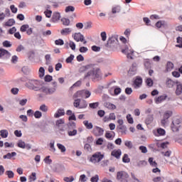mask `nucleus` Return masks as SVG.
I'll list each match as a JSON object with an SVG mask.
<instances>
[{
  "instance_id": "1",
  "label": "nucleus",
  "mask_w": 182,
  "mask_h": 182,
  "mask_svg": "<svg viewBox=\"0 0 182 182\" xmlns=\"http://www.w3.org/2000/svg\"><path fill=\"white\" fill-rule=\"evenodd\" d=\"M53 87H48L38 80H29L26 83V87L29 90L34 92H41L45 95H53L58 89V82L54 81L52 82Z\"/></svg>"
},
{
  "instance_id": "2",
  "label": "nucleus",
  "mask_w": 182,
  "mask_h": 182,
  "mask_svg": "<svg viewBox=\"0 0 182 182\" xmlns=\"http://www.w3.org/2000/svg\"><path fill=\"white\" fill-rule=\"evenodd\" d=\"M88 77L92 80L100 77V68H99L97 65L90 64V70H88V72L84 76L85 79H87Z\"/></svg>"
},
{
  "instance_id": "3",
  "label": "nucleus",
  "mask_w": 182,
  "mask_h": 182,
  "mask_svg": "<svg viewBox=\"0 0 182 182\" xmlns=\"http://www.w3.org/2000/svg\"><path fill=\"white\" fill-rule=\"evenodd\" d=\"M181 127V119L178 117H174L171 124L173 132H178V128Z\"/></svg>"
},
{
  "instance_id": "4",
  "label": "nucleus",
  "mask_w": 182,
  "mask_h": 182,
  "mask_svg": "<svg viewBox=\"0 0 182 182\" xmlns=\"http://www.w3.org/2000/svg\"><path fill=\"white\" fill-rule=\"evenodd\" d=\"M117 178L120 182H129L127 178H129V173H127L126 171H119L117 173Z\"/></svg>"
},
{
  "instance_id": "5",
  "label": "nucleus",
  "mask_w": 182,
  "mask_h": 182,
  "mask_svg": "<svg viewBox=\"0 0 182 182\" xmlns=\"http://www.w3.org/2000/svg\"><path fill=\"white\" fill-rule=\"evenodd\" d=\"M118 42L117 36H112L108 38L105 46H107V48H112V46H115Z\"/></svg>"
},
{
  "instance_id": "6",
  "label": "nucleus",
  "mask_w": 182,
  "mask_h": 182,
  "mask_svg": "<svg viewBox=\"0 0 182 182\" xmlns=\"http://www.w3.org/2000/svg\"><path fill=\"white\" fill-rule=\"evenodd\" d=\"M103 157L104 156L100 153H95L92 156L90 161H91V163H93L94 164H96V163L102 161V160H103Z\"/></svg>"
},
{
  "instance_id": "7",
  "label": "nucleus",
  "mask_w": 182,
  "mask_h": 182,
  "mask_svg": "<svg viewBox=\"0 0 182 182\" xmlns=\"http://www.w3.org/2000/svg\"><path fill=\"white\" fill-rule=\"evenodd\" d=\"M55 126L61 132H65L66 130V124H65L64 119H60L55 121Z\"/></svg>"
},
{
  "instance_id": "8",
  "label": "nucleus",
  "mask_w": 182,
  "mask_h": 182,
  "mask_svg": "<svg viewBox=\"0 0 182 182\" xmlns=\"http://www.w3.org/2000/svg\"><path fill=\"white\" fill-rule=\"evenodd\" d=\"M122 52L127 55L128 59H133V53H134V50L129 49V48L126 46L124 49L122 50Z\"/></svg>"
},
{
  "instance_id": "9",
  "label": "nucleus",
  "mask_w": 182,
  "mask_h": 182,
  "mask_svg": "<svg viewBox=\"0 0 182 182\" xmlns=\"http://www.w3.org/2000/svg\"><path fill=\"white\" fill-rule=\"evenodd\" d=\"M141 85H143V79L140 77H137L134 81L133 87L134 89H139V87H141Z\"/></svg>"
},
{
  "instance_id": "10",
  "label": "nucleus",
  "mask_w": 182,
  "mask_h": 182,
  "mask_svg": "<svg viewBox=\"0 0 182 182\" xmlns=\"http://www.w3.org/2000/svg\"><path fill=\"white\" fill-rule=\"evenodd\" d=\"M103 133H105V130H103V129H102L99 127H95L93 129V134L97 137H99L100 136H103Z\"/></svg>"
},
{
  "instance_id": "11",
  "label": "nucleus",
  "mask_w": 182,
  "mask_h": 182,
  "mask_svg": "<svg viewBox=\"0 0 182 182\" xmlns=\"http://www.w3.org/2000/svg\"><path fill=\"white\" fill-rule=\"evenodd\" d=\"M1 58L8 59V58H11V53L4 48H0V58Z\"/></svg>"
},
{
  "instance_id": "12",
  "label": "nucleus",
  "mask_w": 182,
  "mask_h": 182,
  "mask_svg": "<svg viewBox=\"0 0 182 182\" xmlns=\"http://www.w3.org/2000/svg\"><path fill=\"white\" fill-rule=\"evenodd\" d=\"M154 134L156 137H160V136H166V130L163 128H158L156 131H154Z\"/></svg>"
},
{
  "instance_id": "13",
  "label": "nucleus",
  "mask_w": 182,
  "mask_h": 182,
  "mask_svg": "<svg viewBox=\"0 0 182 182\" xmlns=\"http://www.w3.org/2000/svg\"><path fill=\"white\" fill-rule=\"evenodd\" d=\"M73 38L76 41V42H83L85 41V36L82 35L80 33H75L73 35Z\"/></svg>"
},
{
  "instance_id": "14",
  "label": "nucleus",
  "mask_w": 182,
  "mask_h": 182,
  "mask_svg": "<svg viewBox=\"0 0 182 182\" xmlns=\"http://www.w3.org/2000/svg\"><path fill=\"white\" fill-rule=\"evenodd\" d=\"M111 156H112L113 157H115V159H117L119 160V159H120V156H122V150L121 149H114L111 152Z\"/></svg>"
},
{
  "instance_id": "15",
  "label": "nucleus",
  "mask_w": 182,
  "mask_h": 182,
  "mask_svg": "<svg viewBox=\"0 0 182 182\" xmlns=\"http://www.w3.org/2000/svg\"><path fill=\"white\" fill-rule=\"evenodd\" d=\"M60 20V13L59 12H54L51 18V22L56 23Z\"/></svg>"
},
{
  "instance_id": "16",
  "label": "nucleus",
  "mask_w": 182,
  "mask_h": 182,
  "mask_svg": "<svg viewBox=\"0 0 182 182\" xmlns=\"http://www.w3.org/2000/svg\"><path fill=\"white\" fill-rule=\"evenodd\" d=\"M166 99H167V95L164 94L163 95H161V96L156 97L155 99V103H156V105H159V104L161 103V102H164V100H166Z\"/></svg>"
},
{
  "instance_id": "17",
  "label": "nucleus",
  "mask_w": 182,
  "mask_h": 182,
  "mask_svg": "<svg viewBox=\"0 0 182 182\" xmlns=\"http://www.w3.org/2000/svg\"><path fill=\"white\" fill-rule=\"evenodd\" d=\"M156 28H168V23L164 21H159L156 23Z\"/></svg>"
},
{
  "instance_id": "18",
  "label": "nucleus",
  "mask_w": 182,
  "mask_h": 182,
  "mask_svg": "<svg viewBox=\"0 0 182 182\" xmlns=\"http://www.w3.org/2000/svg\"><path fill=\"white\" fill-rule=\"evenodd\" d=\"M71 32H72V28H65L60 31V33H61V35H63V36H66L70 34Z\"/></svg>"
},
{
  "instance_id": "19",
  "label": "nucleus",
  "mask_w": 182,
  "mask_h": 182,
  "mask_svg": "<svg viewBox=\"0 0 182 182\" xmlns=\"http://www.w3.org/2000/svg\"><path fill=\"white\" fill-rule=\"evenodd\" d=\"M176 95H177V96H180V95H181L182 93V85L180 84V82H176Z\"/></svg>"
},
{
  "instance_id": "20",
  "label": "nucleus",
  "mask_w": 182,
  "mask_h": 182,
  "mask_svg": "<svg viewBox=\"0 0 182 182\" xmlns=\"http://www.w3.org/2000/svg\"><path fill=\"white\" fill-rule=\"evenodd\" d=\"M90 69V64L84 65V66H82L81 68H80L79 73H85V72H87V71L89 72Z\"/></svg>"
},
{
  "instance_id": "21",
  "label": "nucleus",
  "mask_w": 182,
  "mask_h": 182,
  "mask_svg": "<svg viewBox=\"0 0 182 182\" xmlns=\"http://www.w3.org/2000/svg\"><path fill=\"white\" fill-rule=\"evenodd\" d=\"M65 46H66L67 49H69V46H70V48L72 49V50H76V44L73 41H70L69 43H65Z\"/></svg>"
},
{
  "instance_id": "22",
  "label": "nucleus",
  "mask_w": 182,
  "mask_h": 182,
  "mask_svg": "<svg viewBox=\"0 0 182 182\" xmlns=\"http://www.w3.org/2000/svg\"><path fill=\"white\" fill-rule=\"evenodd\" d=\"M60 116H65V109H58V112L54 114V117L58 119L60 117Z\"/></svg>"
},
{
  "instance_id": "23",
  "label": "nucleus",
  "mask_w": 182,
  "mask_h": 182,
  "mask_svg": "<svg viewBox=\"0 0 182 182\" xmlns=\"http://www.w3.org/2000/svg\"><path fill=\"white\" fill-rule=\"evenodd\" d=\"M154 120V117H153V115L149 114L146 118L145 123H146V124H151V123H153Z\"/></svg>"
},
{
  "instance_id": "24",
  "label": "nucleus",
  "mask_w": 182,
  "mask_h": 182,
  "mask_svg": "<svg viewBox=\"0 0 182 182\" xmlns=\"http://www.w3.org/2000/svg\"><path fill=\"white\" fill-rule=\"evenodd\" d=\"M83 124L85 126L86 129H88V130H91V129H93V124L89 122V121L87 120L84 121Z\"/></svg>"
},
{
  "instance_id": "25",
  "label": "nucleus",
  "mask_w": 182,
  "mask_h": 182,
  "mask_svg": "<svg viewBox=\"0 0 182 182\" xmlns=\"http://www.w3.org/2000/svg\"><path fill=\"white\" fill-rule=\"evenodd\" d=\"M8 134H9V133L6 129H1L0 131L1 137H2L3 139H6V137H8Z\"/></svg>"
},
{
  "instance_id": "26",
  "label": "nucleus",
  "mask_w": 182,
  "mask_h": 182,
  "mask_svg": "<svg viewBox=\"0 0 182 182\" xmlns=\"http://www.w3.org/2000/svg\"><path fill=\"white\" fill-rule=\"evenodd\" d=\"M15 156H16V152L8 153L3 156V159H11L12 157H15Z\"/></svg>"
},
{
  "instance_id": "27",
  "label": "nucleus",
  "mask_w": 182,
  "mask_h": 182,
  "mask_svg": "<svg viewBox=\"0 0 182 182\" xmlns=\"http://www.w3.org/2000/svg\"><path fill=\"white\" fill-rule=\"evenodd\" d=\"M77 97H83V90L77 91L73 95L74 99H77Z\"/></svg>"
},
{
  "instance_id": "28",
  "label": "nucleus",
  "mask_w": 182,
  "mask_h": 182,
  "mask_svg": "<svg viewBox=\"0 0 182 182\" xmlns=\"http://www.w3.org/2000/svg\"><path fill=\"white\" fill-rule=\"evenodd\" d=\"M92 95V92L87 90H82V96H85V99H88Z\"/></svg>"
},
{
  "instance_id": "29",
  "label": "nucleus",
  "mask_w": 182,
  "mask_h": 182,
  "mask_svg": "<svg viewBox=\"0 0 182 182\" xmlns=\"http://www.w3.org/2000/svg\"><path fill=\"white\" fill-rule=\"evenodd\" d=\"M171 116H173V112L171 111H166L164 114V118L166 119V120H168V119H170V117H171Z\"/></svg>"
},
{
  "instance_id": "30",
  "label": "nucleus",
  "mask_w": 182,
  "mask_h": 182,
  "mask_svg": "<svg viewBox=\"0 0 182 182\" xmlns=\"http://www.w3.org/2000/svg\"><path fill=\"white\" fill-rule=\"evenodd\" d=\"M113 132H107L105 134V137L107 139H109V140H113V138L114 137V135H113Z\"/></svg>"
},
{
  "instance_id": "31",
  "label": "nucleus",
  "mask_w": 182,
  "mask_h": 182,
  "mask_svg": "<svg viewBox=\"0 0 182 182\" xmlns=\"http://www.w3.org/2000/svg\"><path fill=\"white\" fill-rule=\"evenodd\" d=\"M50 151H51L52 153H55V151H56V148H55V141H51L50 142Z\"/></svg>"
},
{
  "instance_id": "32",
  "label": "nucleus",
  "mask_w": 182,
  "mask_h": 182,
  "mask_svg": "<svg viewBox=\"0 0 182 182\" xmlns=\"http://www.w3.org/2000/svg\"><path fill=\"white\" fill-rule=\"evenodd\" d=\"M14 25H15V20L14 18H11L5 23V26H14Z\"/></svg>"
},
{
  "instance_id": "33",
  "label": "nucleus",
  "mask_w": 182,
  "mask_h": 182,
  "mask_svg": "<svg viewBox=\"0 0 182 182\" xmlns=\"http://www.w3.org/2000/svg\"><path fill=\"white\" fill-rule=\"evenodd\" d=\"M61 21L65 26H69V25H70V20H69V18H63Z\"/></svg>"
},
{
  "instance_id": "34",
  "label": "nucleus",
  "mask_w": 182,
  "mask_h": 182,
  "mask_svg": "<svg viewBox=\"0 0 182 182\" xmlns=\"http://www.w3.org/2000/svg\"><path fill=\"white\" fill-rule=\"evenodd\" d=\"M82 85V81H80V80H78V81H77L75 83H74L73 85V86H71L70 87V90H73V89H75V87H79V86H80Z\"/></svg>"
},
{
  "instance_id": "35",
  "label": "nucleus",
  "mask_w": 182,
  "mask_h": 182,
  "mask_svg": "<svg viewBox=\"0 0 182 182\" xmlns=\"http://www.w3.org/2000/svg\"><path fill=\"white\" fill-rule=\"evenodd\" d=\"M21 70L23 73H24V75H29L31 72V68H29V67L28 66H24L22 68Z\"/></svg>"
},
{
  "instance_id": "36",
  "label": "nucleus",
  "mask_w": 182,
  "mask_h": 182,
  "mask_svg": "<svg viewBox=\"0 0 182 182\" xmlns=\"http://www.w3.org/2000/svg\"><path fill=\"white\" fill-rule=\"evenodd\" d=\"M38 76H39V77H41V79H42V77H43V76H45V68H43V67H41L39 68Z\"/></svg>"
},
{
  "instance_id": "37",
  "label": "nucleus",
  "mask_w": 182,
  "mask_h": 182,
  "mask_svg": "<svg viewBox=\"0 0 182 182\" xmlns=\"http://www.w3.org/2000/svg\"><path fill=\"white\" fill-rule=\"evenodd\" d=\"M120 11H122V8L120 7V6H117L112 8V14H119V12H120Z\"/></svg>"
},
{
  "instance_id": "38",
  "label": "nucleus",
  "mask_w": 182,
  "mask_h": 182,
  "mask_svg": "<svg viewBox=\"0 0 182 182\" xmlns=\"http://www.w3.org/2000/svg\"><path fill=\"white\" fill-rule=\"evenodd\" d=\"M57 147L60 150L61 153L66 151V147L62 144H57Z\"/></svg>"
},
{
  "instance_id": "39",
  "label": "nucleus",
  "mask_w": 182,
  "mask_h": 182,
  "mask_svg": "<svg viewBox=\"0 0 182 182\" xmlns=\"http://www.w3.org/2000/svg\"><path fill=\"white\" fill-rule=\"evenodd\" d=\"M18 147H20V149H26V144H25V141L22 140H19L17 144Z\"/></svg>"
},
{
  "instance_id": "40",
  "label": "nucleus",
  "mask_w": 182,
  "mask_h": 182,
  "mask_svg": "<svg viewBox=\"0 0 182 182\" xmlns=\"http://www.w3.org/2000/svg\"><path fill=\"white\" fill-rule=\"evenodd\" d=\"M173 68H174V64H173V63L171 62H168L166 64V70L168 72L171 71V69H173Z\"/></svg>"
},
{
  "instance_id": "41",
  "label": "nucleus",
  "mask_w": 182,
  "mask_h": 182,
  "mask_svg": "<svg viewBox=\"0 0 182 182\" xmlns=\"http://www.w3.org/2000/svg\"><path fill=\"white\" fill-rule=\"evenodd\" d=\"M86 107H87V102L82 100L80 104L79 109H86Z\"/></svg>"
},
{
  "instance_id": "42",
  "label": "nucleus",
  "mask_w": 182,
  "mask_h": 182,
  "mask_svg": "<svg viewBox=\"0 0 182 182\" xmlns=\"http://www.w3.org/2000/svg\"><path fill=\"white\" fill-rule=\"evenodd\" d=\"M165 158L166 161H167L168 159L170 158V156H171V151H167L166 152H162L161 153Z\"/></svg>"
},
{
  "instance_id": "43",
  "label": "nucleus",
  "mask_w": 182,
  "mask_h": 182,
  "mask_svg": "<svg viewBox=\"0 0 182 182\" xmlns=\"http://www.w3.org/2000/svg\"><path fill=\"white\" fill-rule=\"evenodd\" d=\"M28 29H29V25H28V24L22 25L20 28L21 32H26V31H28Z\"/></svg>"
},
{
  "instance_id": "44",
  "label": "nucleus",
  "mask_w": 182,
  "mask_h": 182,
  "mask_svg": "<svg viewBox=\"0 0 182 182\" xmlns=\"http://www.w3.org/2000/svg\"><path fill=\"white\" fill-rule=\"evenodd\" d=\"M74 107L78 108L80 107V99H76L73 102Z\"/></svg>"
},
{
  "instance_id": "45",
  "label": "nucleus",
  "mask_w": 182,
  "mask_h": 182,
  "mask_svg": "<svg viewBox=\"0 0 182 182\" xmlns=\"http://www.w3.org/2000/svg\"><path fill=\"white\" fill-rule=\"evenodd\" d=\"M44 163H46V164H48L50 165L52 164V159H50V156H47L44 159Z\"/></svg>"
},
{
  "instance_id": "46",
  "label": "nucleus",
  "mask_w": 182,
  "mask_h": 182,
  "mask_svg": "<svg viewBox=\"0 0 182 182\" xmlns=\"http://www.w3.org/2000/svg\"><path fill=\"white\" fill-rule=\"evenodd\" d=\"M123 163H130V158H129V155L127 154H124L122 158Z\"/></svg>"
},
{
  "instance_id": "47",
  "label": "nucleus",
  "mask_w": 182,
  "mask_h": 182,
  "mask_svg": "<svg viewBox=\"0 0 182 182\" xmlns=\"http://www.w3.org/2000/svg\"><path fill=\"white\" fill-rule=\"evenodd\" d=\"M39 109L41 112H43L44 113H46V112H48V106H46V105L45 104L41 105Z\"/></svg>"
},
{
  "instance_id": "48",
  "label": "nucleus",
  "mask_w": 182,
  "mask_h": 182,
  "mask_svg": "<svg viewBox=\"0 0 182 182\" xmlns=\"http://www.w3.org/2000/svg\"><path fill=\"white\" fill-rule=\"evenodd\" d=\"M65 12H75V7L73 6H68L65 8Z\"/></svg>"
},
{
  "instance_id": "49",
  "label": "nucleus",
  "mask_w": 182,
  "mask_h": 182,
  "mask_svg": "<svg viewBox=\"0 0 182 182\" xmlns=\"http://www.w3.org/2000/svg\"><path fill=\"white\" fill-rule=\"evenodd\" d=\"M6 176H8L9 178H14L15 174L14 173V171H6Z\"/></svg>"
},
{
  "instance_id": "50",
  "label": "nucleus",
  "mask_w": 182,
  "mask_h": 182,
  "mask_svg": "<svg viewBox=\"0 0 182 182\" xmlns=\"http://www.w3.org/2000/svg\"><path fill=\"white\" fill-rule=\"evenodd\" d=\"M100 36L102 38V41L103 42H106V40L107 39V34L106 33V32L105 31L102 32L100 34Z\"/></svg>"
},
{
  "instance_id": "51",
  "label": "nucleus",
  "mask_w": 182,
  "mask_h": 182,
  "mask_svg": "<svg viewBox=\"0 0 182 182\" xmlns=\"http://www.w3.org/2000/svg\"><path fill=\"white\" fill-rule=\"evenodd\" d=\"M127 120L128 123H129V124H133L134 121H133V117H132V114H128L127 115Z\"/></svg>"
},
{
  "instance_id": "52",
  "label": "nucleus",
  "mask_w": 182,
  "mask_h": 182,
  "mask_svg": "<svg viewBox=\"0 0 182 182\" xmlns=\"http://www.w3.org/2000/svg\"><path fill=\"white\" fill-rule=\"evenodd\" d=\"M89 106L91 109H97V107H99V102L90 103Z\"/></svg>"
},
{
  "instance_id": "53",
  "label": "nucleus",
  "mask_w": 182,
  "mask_h": 182,
  "mask_svg": "<svg viewBox=\"0 0 182 182\" xmlns=\"http://www.w3.org/2000/svg\"><path fill=\"white\" fill-rule=\"evenodd\" d=\"M68 134L70 136H76L77 134V130L73 129V131H68Z\"/></svg>"
},
{
  "instance_id": "54",
  "label": "nucleus",
  "mask_w": 182,
  "mask_h": 182,
  "mask_svg": "<svg viewBox=\"0 0 182 182\" xmlns=\"http://www.w3.org/2000/svg\"><path fill=\"white\" fill-rule=\"evenodd\" d=\"M34 117L36 119H41V117H42V112L40 111H36L34 113Z\"/></svg>"
},
{
  "instance_id": "55",
  "label": "nucleus",
  "mask_w": 182,
  "mask_h": 182,
  "mask_svg": "<svg viewBox=\"0 0 182 182\" xmlns=\"http://www.w3.org/2000/svg\"><path fill=\"white\" fill-rule=\"evenodd\" d=\"M30 181H36V173L33 172L31 176H29Z\"/></svg>"
},
{
  "instance_id": "56",
  "label": "nucleus",
  "mask_w": 182,
  "mask_h": 182,
  "mask_svg": "<svg viewBox=\"0 0 182 182\" xmlns=\"http://www.w3.org/2000/svg\"><path fill=\"white\" fill-rule=\"evenodd\" d=\"M107 107L108 108V109H112V110H114L115 109H116V105H113V104H112V103H110V102H109V103H107Z\"/></svg>"
},
{
  "instance_id": "57",
  "label": "nucleus",
  "mask_w": 182,
  "mask_h": 182,
  "mask_svg": "<svg viewBox=\"0 0 182 182\" xmlns=\"http://www.w3.org/2000/svg\"><path fill=\"white\" fill-rule=\"evenodd\" d=\"M64 181H65V182H73V181H75V178H73V176L65 177L64 178Z\"/></svg>"
},
{
  "instance_id": "58",
  "label": "nucleus",
  "mask_w": 182,
  "mask_h": 182,
  "mask_svg": "<svg viewBox=\"0 0 182 182\" xmlns=\"http://www.w3.org/2000/svg\"><path fill=\"white\" fill-rule=\"evenodd\" d=\"M146 83L147 86H149V87H151V86H153V80H151V78H148L146 80Z\"/></svg>"
},
{
  "instance_id": "59",
  "label": "nucleus",
  "mask_w": 182,
  "mask_h": 182,
  "mask_svg": "<svg viewBox=\"0 0 182 182\" xmlns=\"http://www.w3.org/2000/svg\"><path fill=\"white\" fill-rule=\"evenodd\" d=\"M11 61V63H14V65L18 63V56L13 55Z\"/></svg>"
},
{
  "instance_id": "60",
  "label": "nucleus",
  "mask_w": 182,
  "mask_h": 182,
  "mask_svg": "<svg viewBox=\"0 0 182 182\" xmlns=\"http://www.w3.org/2000/svg\"><path fill=\"white\" fill-rule=\"evenodd\" d=\"M173 85H174L173 80H171V79H168L166 80V85L168 86V87H171Z\"/></svg>"
},
{
  "instance_id": "61",
  "label": "nucleus",
  "mask_w": 182,
  "mask_h": 182,
  "mask_svg": "<svg viewBox=\"0 0 182 182\" xmlns=\"http://www.w3.org/2000/svg\"><path fill=\"white\" fill-rule=\"evenodd\" d=\"M85 29H90L92 28V22H87L84 24Z\"/></svg>"
},
{
  "instance_id": "62",
  "label": "nucleus",
  "mask_w": 182,
  "mask_h": 182,
  "mask_svg": "<svg viewBox=\"0 0 182 182\" xmlns=\"http://www.w3.org/2000/svg\"><path fill=\"white\" fill-rule=\"evenodd\" d=\"M139 150H141V153L146 154L147 153V147L144 146H139Z\"/></svg>"
},
{
  "instance_id": "63",
  "label": "nucleus",
  "mask_w": 182,
  "mask_h": 182,
  "mask_svg": "<svg viewBox=\"0 0 182 182\" xmlns=\"http://www.w3.org/2000/svg\"><path fill=\"white\" fill-rule=\"evenodd\" d=\"M152 181L154 182H163V178L160 176H157L156 178H154Z\"/></svg>"
},
{
  "instance_id": "64",
  "label": "nucleus",
  "mask_w": 182,
  "mask_h": 182,
  "mask_svg": "<svg viewBox=\"0 0 182 182\" xmlns=\"http://www.w3.org/2000/svg\"><path fill=\"white\" fill-rule=\"evenodd\" d=\"M52 79H53V77L49 75H46L44 77L45 82H52Z\"/></svg>"
}]
</instances>
